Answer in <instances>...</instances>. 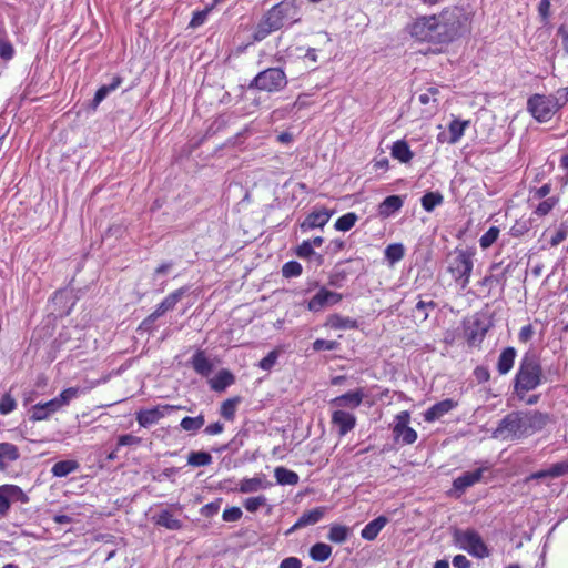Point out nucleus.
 <instances>
[{
	"mask_svg": "<svg viewBox=\"0 0 568 568\" xmlns=\"http://www.w3.org/2000/svg\"><path fill=\"white\" fill-rule=\"evenodd\" d=\"M467 20L457 8L445 9L439 14L418 17L408 31L418 41L446 43L467 31Z\"/></svg>",
	"mask_w": 568,
	"mask_h": 568,
	"instance_id": "obj_1",
	"label": "nucleus"
},
{
	"mask_svg": "<svg viewBox=\"0 0 568 568\" xmlns=\"http://www.w3.org/2000/svg\"><path fill=\"white\" fill-rule=\"evenodd\" d=\"M548 422V415L538 410H521L507 414L493 432V437L504 442H514L541 430Z\"/></svg>",
	"mask_w": 568,
	"mask_h": 568,
	"instance_id": "obj_2",
	"label": "nucleus"
},
{
	"mask_svg": "<svg viewBox=\"0 0 568 568\" xmlns=\"http://www.w3.org/2000/svg\"><path fill=\"white\" fill-rule=\"evenodd\" d=\"M542 382V368L539 361L531 355H526L515 376V392L524 394L536 389Z\"/></svg>",
	"mask_w": 568,
	"mask_h": 568,
	"instance_id": "obj_3",
	"label": "nucleus"
},
{
	"mask_svg": "<svg viewBox=\"0 0 568 568\" xmlns=\"http://www.w3.org/2000/svg\"><path fill=\"white\" fill-rule=\"evenodd\" d=\"M82 393L83 390L80 387H69L63 389L57 397L33 405L30 409V420L42 422L49 419L53 414L69 406Z\"/></svg>",
	"mask_w": 568,
	"mask_h": 568,
	"instance_id": "obj_4",
	"label": "nucleus"
},
{
	"mask_svg": "<svg viewBox=\"0 0 568 568\" xmlns=\"http://www.w3.org/2000/svg\"><path fill=\"white\" fill-rule=\"evenodd\" d=\"M474 255L475 253L471 250L457 251L456 256L448 266L449 273L463 290L468 286L470 281L474 267Z\"/></svg>",
	"mask_w": 568,
	"mask_h": 568,
	"instance_id": "obj_5",
	"label": "nucleus"
},
{
	"mask_svg": "<svg viewBox=\"0 0 568 568\" xmlns=\"http://www.w3.org/2000/svg\"><path fill=\"white\" fill-rule=\"evenodd\" d=\"M287 85V78L281 68H268L261 71L251 81L250 88L274 93L283 90Z\"/></svg>",
	"mask_w": 568,
	"mask_h": 568,
	"instance_id": "obj_6",
	"label": "nucleus"
},
{
	"mask_svg": "<svg viewBox=\"0 0 568 568\" xmlns=\"http://www.w3.org/2000/svg\"><path fill=\"white\" fill-rule=\"evenodd\" d=\"M454 539L459 549L467 551L473 557L483 559L489 556V550L483 538L473 529L457 530L454 534Z\"/></svg>",
	"mask_w": 568,
	"mask_h": 568,
	"instance_id": "obj_7",
	"label": "nucleus"
},
{
	"mask_svg": "<svg viewBox=\"0 0 568 568\" xmlns=\"http://www.w3.org/2000/svg\"><path fill=\"white\" fill-rule=\"evenodd\" d=\"M267 12L278 30L301 20V9L296 0H283L273 6Z\"/></svg>",
	"mask_w": 568,
	"mask_h": 568,
	"instance_id": "obj_8",
	"label": "nucleus"
},
{
	"mask_svg": "<svg viewBox=\"0 0 568 568\" xmlns=\"http://www.w3.org/2000/svg\"><path fill=\"white\" fill-rule=\"evenodd\" d=\"M527 111L531 116L540 122H548L556 114L558 109L552 95L532 94L527 101Z\"/></svg>",
	"mask_w": 568,
	"mask_h": 568,
	"instance_id": "obj_9",
	"label": "nucleus"
},
{
	"mask_svg": "<svg viewBox=\"0 0 568 568\" xmlns=\"http://www.w3.org/2000/svg\"><path fill=\"white\" fill-rule=\"evenodd\" d=\"M410 414L407 410L398 413L392 424L393 437L396 443L412 445L417 440V432L409 426Z\"/></svg>",
	"mask_w": 568,
	"mask_h": 568,
	"instance_id": "obj_10",
	"label": "nucleus"
},
{
	"mask_svg": "<svg viewBox=\"0 0 568 568\" xmlns=\"http://www.w3.org/2000/svg\"><path fill=\"white\" fill-rule=\"evenodd\" d=\"M29 503V496L17 485L4 484L0 486V518L8 515L11 504Z\"/></svg>",
	"mask_w": 568,
	"mask_h": 568,
	"instance_id": "obj_11",
	"label": "nucleus"
},
{
	"mask_svg": "<svg viewBox=\"0 0 568 568\" xmlns=\"http://www.w3.org/2000/svg\"><path fill=\"white\" fill-rule=\"evenodd\" d=\"M343 295L337 292L329 291L321 287L318 292L308 301L307 308L311 312H321L326 306H332L339 303Z\"/></svg>",
	"mask_w": 568,
	"mask_h": 568,
	"instance_id": "obj_12",
	"label": "nucleus"
},
{
	"mask_svg": "<svg viewBox=\"0 0 568 568\" xmlns=\"http://www.w3.org/2000/svg\"><path fill=\"white\" fill-rule=\"evenodd\" d=\"M180 406L160 405L149 409H142L136 413V420L140 426L149 427L156 424L160 419L165 417L170 412L179 409Z\"/></svg>",
	"mask_w": 568,
	"mask_h": 568,
	"instance_id": "obj_13",
	"label": "nucleus"
},
{
	"mask_svg": "<svg viewBox=\"0 0 568 568\" xmlns=\"http://www.w3.org/2000/svg\"><path fill=\"white\" fill-rule=\"evenodd\" d=\"M365 396V390L357 388L331 399L329 405L335 409H355L361 406Z\"/></svg>",
	"mask_w": 568,
	"mask_h": 568,
	"instance_id": "obj_14",
	"label": "nucleus"
},
{
	"mask_svg": "<svg viewBox=\"0 0 568 568\" xmlns=\"http://www.w3.org/2000/svg\"><path fill=\"white\" fill-rule=\"evenodd\" d=\"M470 125L469 120L454 118L448 124L447 132H440L437 135L439 143L456 144L464 135L466 129Z\"/></svg>",
	"mask_w": 568,
	"mask_h": 568,
	"instance_id": "obj_15",
	"label": "nucleus"
},
{
	"mask_svg": "<svg viewBox=\"0 0 568 568\" xmlns=\"http://www.w3.org/2000/svg\"><path fill=\"white\" fill-rule=\"evenodd\" d=\"M187 288L181 287L170 293L158 306L148 316L145 322H154L159 317L163 316L166 312L172 311L176 304L182 300V297L186 294Z\"/></svg>",
	"mask_w": 568,
	"mask_h": 568,
	"instance_id": "obj_16",
	"label": "nucleus"
},
{
	"mask_svg": "<svg viewBox=\"0 0 568 568\" xmlns=\"http://www.w3.org/2000/svg\"><path fill=\"white\" fill-rule=\"evenodd\" d=\"M273 486L265 475L257 474L251 478H242L239 481L237 491L241 494H253L260 490H266Z\"/></svg>",
	"mask_w": 568,
	"mask_h": 568,
	"instance_id": "obj_17",
	"label": "nucleus"
},
{
	"mask_svg": "<svg viewBox=\"0 0 568 568\" xmlns=\"http://www.w3.org/2000/svg\"><path fill=\"white\" fill-rule=\"evenodd\" d=\"M332 423L338 428L339 436H345L356 425V417L353 413L334 409L332 413Z\"/></svg>",
	"mask_w": 568,
	"mask_h": 568,
	"instance_id": "obj_18",
	"label": "nucleus"
},
{
	"mask_svg": "<svg viewBox=\"0 0 568 568\" xmlns=\"http://www.w3.org/2000/svg\"><path fill=\"white\" fill-rule=\"evenodd\" d=\"M332 216V212L326 209L315 210L311 212L303 223L301 227L303 231H310L316 227H324Z\"/></svg>",
	"mask_w": 568,
	"mask_h": 568,
	"instance_id": "obj_19",
	"label": "nucleus"
},
{
	"mask_svg": "<svg viewBox=\"0 0 568 568\" xmlns=\"http://www.w3.org/2000/svg\"><path fill=\"white\" fill-rule=\"evenodd\" d=\"M456 407V402L453 399H444L434 404L424 413V419L427 423H433L438 420L440 417L449 413L452 409Z\"/></svg>",
	"mask_w": 568,
	"mask_h": 568,
	"instance_id": "obj_20",
	"label": "nucleus"
},
{
	"mask_svg": "<svg viewBox=\"0 0 568 568\" xmlns=\"http://www.w3.org/2000/svg\"><path fill=\"white\" fill-rule=\"evenodd\" d=\"M484 469L478 468L474 471H466L454 479L453 486L454 489L464 493L468 487L474 486L478 483L483 477Z\"/></svg>",
	"mask_w": 568,
	"mask_h": 568,
	"instance_id": "obj_21",
	"label": "nucleus"
},
{
	"mask_svg": "<svg viewBox=\"0 0 568 568\" xmlns=\"http://www.w3.org/2000/svg\"><path fill=\"white\" fill-rule=\"evenodd\" d=\"M324 516V508L317 507L302 514L297 521L286 531V535L292 534L298 528L317 524Z\"/></svg>",
	"mask_w": 568,
	"mask_h": 568,
	"instance_id": "obj_22",
	"label": "nucleus"
},
{
	"mask_svg": "<svg viewBox=\"0 0 568 568\" xmlns=\"http://www.w3.org/2000/svg\"><path fill=\"white\" fill-rule=\"evenodd\" d=\"M152 519L155 525L169 530H180L183 526L182 521L170 509H162Z\"/></svg>",
	"mask_w": 568,
	"mask_h": 568,
	"instance_id": "obj_23",
	"label": "nucleus"
},
{
	"mask_svg": "<svg viewBox=\"0 0 568 568\" xmlns=\"http://www.w3.org/2000/svg\"><path fill=\"white\" fill-rule=\"evenodd\" d=\"M277 30L278 28H276L275 22L273 21L268 12H266L253 31V41L260 42L264 40L266 37H268L272 32Z\"/></svg>",
	"mask_w": 568,
	"mask_h": 568,
	"instance_id": "obj_24",
	"label": "nucleus"
},
{
	"mask_svg": "<svg viewBox=\"0 0 568 568\" xmlns=\"http://www.w3.org/2000/svg\"><path fill=\"white\" fill-rule=\"evenodd\" d=\"M235 382L234 375L227 369H221L209 381L210 387L215 392H224Z\"/></svg>",
	"mask_w": 568,
	"mask_h": 568,
	"instance_id": "obj_25",
	"label": "nucleus"
},
{
	"mask_svg": "<svg viewBox=\"0 0 568 568\" xmlns=\"http://www.w3.org/2000/svg\"><path fill=\"white\" fill-rule=\"evenodd\" d=\"M388 519L385 516H379L369 521L361 531V537L365 540L372 541L376 539L381 530L386 526Z\"/></svg>",
	"mask_w": 568,
	"mask_h": 568,
	"instance_id": "obj_26",
	"label": "nucleus"
},
{
	"mask_svg": "<svg viewBox=\"0 0 568 568\" xmlns=\"http://www.w3.org/2000/svg\"><path fill=\"white\" fill-rule=\"evenodd\" d=\"M404 202L398 195H389L387 196L379 205H378V215L386 219L399 211L403 206Z\"/></svg>",
	"mask_w": 568,
	"mask_h": 568,
	"instance_id": "obj_27",
	"label": "nucleus"
},
{
	"mask_svg": "<svg viewBox=\"0 0 568 568\" xmlns=\"http://www.w3.org/2000/svg\"><path fill=\"white\" fill-rule=\"evenodd\" d=\"M390 154L400 163H408L414 156L409 145L404 140H398L393 143Z\"/></svg>",
	"mask_w": 568,
	"mask_h": 568,
	"instance_id": "obj_28",
	"label": "nucleus"
},
{
	"mask_svg": "<svg viewBox=\"0 0 568 568\" xmlns=\"http://www.w3.org/2000/svg\"><path fill=\"white\" fill-rule=\"evenodd\" d=\"M516 358V349L514 347H506L499 355L497 362V369L500 375L509 373L514 366Z\"/></svg>",
	"mask_w": 568,
	"mask_h": 568,
	"instance_id": "obj_29",
	"label": "nucleus"
},
{
	"mask_svg": "<svg viewBox=\"0 0 568 568\" xmlns=\"http://www.w3.org/2000/svg\"><path fill=\"white\" fill-rule=\"evenodd\" d=\"M191 363L194 371L202 376H209L212 372L213 364L202 351L196 352L192 356Z\"/></svg>",
	"mask_w": 568,
	"mask_h": 568,
	"instance_id": "obj_30",
	"label": "nucleus"
},
{
	"mask_svg": "<svg viewBox=\"0 0 568 568\" xmlns=\"http://www.w3.org/2000/svg\"><path fill=\"white\" fill-rule=\"evenodd\" d=\"M173 265V262H164L154 270L152 280L154 282L156 292H163L165 290L166 281L161 278L166 276L172 271Z\"/></svg>",
	"mask_w": 568,
	"mask_h": 568,
	"instance_id": "obj_31",
	"label": "nucleus"
},
{
	"mask_svg": "<svg viewBox=\"0 0 568 568\" xmlns=\"http://www.w3.org/2000/svg\"><path fill=\"white\" fill-rule=\"evenodd\" d=\"M79 468V463L77 460H73V459H65V460H60L58 463H55L52 468H51V473L54 477H65L68 475H70L71 473L78 470Z\"/></svg>",
	"mask_w": 568,
	"mask_h": 568,
	"instance_id": "obj_32",
	"label": "nucleus"
},
{
	"mask_svg": "<svg viewBox=\"0 0 568 568\" xmlns=\"http://www.w3.org/2000/svg\"><path fill=\"white\" fill-rule=\"evenodd\" d=\"M274 476H275L276 483L278 485L294 486L300 480V477L295 471L290 470L282 466L275 468Z\"/></svg>",
	"mask_w": 568,
	"mask_h": 568,
	"instance_id": "obj_33",
	"label": "nucleus"
},
{
	"mask_svg": "<svg viewBox=\"0 0 568 568\" xmlns=\"http://www.w3.org/2000/svg\"><path fill=\"white\" fill-rule=\"evenodd\" d=\"M20 457L19 449L11 443H0V467L7 463L16 462Z\"/></svg>",
	"mask_w": 568,
	"mask_h": 568,
	"instance_id": "obj_34",
	"label": "nucleus"
},
{
	"mask_svg": "<svg viewBox=\"0 0 568 568\" xmlns=\"http://www.w3.org/2000/svg\"><path fill=\"white\" fill-rule=\"evenodd\" d=\"M326 325L334 329H348L356 328L357 322L349 317H344L339 314H332L328 316Z\"/></svg>",
	"mask_w": 568,
	"mask_h": 568,
	"instance_id": "obj_35",
	"label": "nucleus"
},
{
	"mask_svg": "<svg viewBox=\"0 0 568 568\" xmlns=\"http://www.w3.org/2000/svg\"><path fill=\"white\" fill-rule=\"evenodd\" d=\"M332 555V547L324 542H317L310 549V556L314 561L324 562Z\"/></svg>",
	"mask_w": 568,
	"mask_h": 568,
	"instance_id": "obj_36",
	"label": "nucleus"
},
{
	"mask_svg": "<svg viewBox=\"0 0 568 568\" xmlns=\"http://www.w3.org/2000/svg\"><path fill=\"white\" fill-rule=\"evenodd\" d=\"M385 258L390 265L398 263L405 255V247L400 243H393L385 248Z\"/></svg>",
	"mask_w": 568,
	"mask_h": 568,
	"instance_id": "obj_37",
	"label": "nucleus"
},
{
	"mask_svg": "<svg viewBox=\"0 0 568 568\" xmlns=\"http://www.w3.org/2000/svg\"><path fill=\"white\" fill-rule=\"evenodd\" d=\"M436 308V303L434 301H418L413 310V314L416 318L424 322L428 318L429 312Z\"/></svg>",
	"mask_w": 568,
	"mask_h": 568,
	"instance_id": "obj_38",
	"label": "nucleus"
},
{
	"mask_svg": "<svg viewBox=\"0 0 568 568\" xmlns=\"http://www.w3.org/2000/svg\"><path fill=\"white\" fill-rule=\"evenodd\" d=\"M349 528L343 525H333L328 531V539L335 544H343L349 536Z\"/></svg>",
	"mask_w": 568,
	"mask_h": 568,
	"instance_id": "obj_39",
	"label": "nucleus"
},
{
	"mask_svg": "<svg viewBox=\"0 0 568 568\" xmlns=\"http://www.w3.org/2000/svg\"><path fill=\"white\" fill-rule=\"evenodd\" d=\"M486 334V328L481 327L479 323H474L466 328V338L470 345L479 344Z\"/></svg>",
	"mask_w": 568,
	"mask_h": 568,
	"instance_id": "obj_40",
	"label": "nucleus"
},
{
	"mask_svg": "<svg viewBox=\"0 0 568 568\" xmlns=\"http://www.w3.org/2000/svg\"><path fill=\"white\" fill-rule=\"evenodd\" d=\"M444 201L439 192H427L422 197V206L426 212H432L436 206L440 205Z\"/></svg>",
	"mask_w": 568,
	"mask_h": 568,
	"instance_id": "obj_41",
	"label": "nucleus"
},
{
	"mask_svg": "<svg viewBox=\"0 0 568 568\" xmlns=\"http://www.w3.org/2000/svg\"><path fill=\"white\" fill-rule=\"evenodd\" d=\"M212 463V456L207 452H191L187 457V464L193 467L207 466Z\"/></svg>",
	"mask_w": 568,
	"mask_h": 568,
	"instance_id": "obj_42",
	"label": "nucleus"
},
{
	"mask_svg": "<svg viewBox=\"0 0 568 568\" xmlns=\"http://www.w3.org/2000/svg\"><path fill=\"white\" fill-rule=\"evenodd\" d=\"M357 220H358V216L354 212H348V213L339 216L336 220L334 226L337 231L347 232L355 225Z\"/></svg>",
	"mask_w": 568,
	"mask_h": 568,
	"instance_id": "obj_43",
	"label": "nucleus"
},
{
	"mask_svg": "<svg viewBox=\"0 0 568 568\" xmlns=\"http://www.w3.org/2000/svg\"><path fill=\"white\" fill-rule=\"evenodd\" d=\"M205 419L203 415H199L196 417L187 416L181 420L180 426L185 432L195 433L203 427Z\"/></svg>",
	"mask_w": 568,
	"mask_h": 568,
	"instance_id": "obj_44",
	"label": "nucleus"
},
{
	"mask_svg": "<svg viewBox=\"0 0 568 568\" xmlns=\"http://www.w3.org/2000/svg\"><path fill=\"white\" fill-rule=\"evenodd\" d=\"M240 402H241L240 397H232V398L224 400L221 405V410H220L221 415L227 420H233L237 405L240 404Z\"/></svg>",
	"mask_w": 568,
	"mask_h": 568,
	"instance_id": "obj_45",
	"label": "nucleus"
},
{
	"mask_svg": "<svg viewBox=\"0 0 568 568\" xmlns=\"http://www.w3.org/2000/svg\"><path fill=\"white\" fill-rule=\"evenodd\" d=\"M121 81L119 78L114 79L112 83L100 87L93 98V105L98 106L112 91H114Z\"/></svg>",
	"mask_w": 568,
	"mask_h": 568,
	"instance_id": "obj_46",
	"label": "nucleus"
},
{
	"mask_svg": "<svg viewBox=\"0 0 568 568\" xmlns=\"http://www.w3.org/2000/svg\"><path fill=\"white\" fill-rule=\"evenodd\" d=\"M500 230L497 226H490L479 239V245L483 250L490 247L498 239Z\"/></svg>",
	"mask_w": 568,
	"mask_h": 568,
	"instance_id": "obj_47",
	"label": "nucleus"
},
{
	"mask_svg": "<svg viewBox=\"0 0 568 568\" xmlns=\"http://www.w3.org/2000/svg\"><path fill=\"white\" fill-rule=\"evenodd\" d=\"M266 505L267 498L264 495L248 497L243 501V506L248 513H255Z\"/></svg>",
	"mask_w": 568,
	"mask_h": 568,
	"instance_id": "obj_48",
	"label": "nucleus"
},
{
	"mask_svg": "<svg viewBox=\"0 0 568 568\" xmlns=\"http://www.w3.org/2000/svg\"><path fill=\"white\" fill-rule=\"evenodd\" d=\"M16 408H17L16 399L9 393H6L0 399V414L9 415Z\"/></svg>",
	"mask_w": 568,
	"mask_h": 568,
	"instance_id": "obj_49",
	"label": "nucleus"
},
{
	"mask_svg": "<svg viewBox=\"0 0 568 568\" xmlns=\"http://www.w3.org/2000/svg\"><path fill=\"white\" fill-rule=\"evenodd\" d=\"M302 265L296 261H290L283 265L282 273L285 277H296L302 274Z\"/></svg>",
	"mask_w": 568,
	"mask_h": 568,
	"instance_id": "obj_50",
	"label": "nucleus"
},
{
	"mask_svg": "<svg viewBox=\"0 0 568 568\" xmlns=\"http://www.w3.org/2000/svg\"><path fill=\"white\" fill-rule=\"evenodd\" d=\"M558 200L555 197H548L544 200L535 210V214L538 216L547 215L557 204Z\"/></svg>",
	"mask_w": 568,
	"mask_h": 568,
	"instance_id": "obj_51",
	"label": "nucleus"
},
{
	"mask_svg": "<svg viewBox=\"0 0 568 568\" xmlns=\"http://www.w3.org/2000/svg\"><path fill=\"white\" fill-rule=\"evenodd\" d=\"M339 347V343L336 341H327L318 338L313 343V349L316 352L321 351H335Z\"/></svg>",
	"mask_w": 568,
	"mask_h": 568,
	"instance_id": "obj_52",
	"label": "nucleus"
},
{
	"mask_svg": "<svg viewBox=\"0 0 568 568\" xmlns=\"http://www.w3.org/2000/svg\"><path fill=\"white\" fill-rule=\"evenodd\" d=\"M243 515V511L240 507H229L226 509H224L223 514H222V518L224 521H227V523H234V521H237L241 519Z\"/></svg>",
	"mask_w": 568,
	"mask_h": 568,
	"instance_id": "obj_53",
	"label": "nucleus"
},
{
	"mask_svg": "<svg viewBox=\"0 0 568 568\" xmlns=\"http://www.w3.org/2000/svg\"><path fill=\"white\" fill-rule=\"evenodd\" d=\"M278 358V352L272 351L264 358H262L258 363V367L263 371H270L275 365Z\"/></svg>",
	"mask_w": 568,
	"mask_h": 568,
	"instance_id": "obj_54",
	"label": "nucleus"
},
{
	"mask_svg": "<svg viewBox=\"0 0 568 568\" xmlns=\"http://www.w3.org/2000/svg\"><path fill=\"white\" fill-rule=\"evenodd\" d=\"M439 93L438 88L429 87L426 92L420 93L418 100L422 104H428L429 102H437V94Z\"/></svg>",
	"mask_w": 568,
	"mask_h": 568,
	"instance_id": "obj_55",
	"label": "nucleus"
},
{
	"mask_svg": "<svg viewBox=\"0 0 568 568\" xmlns=\"http://www.w3.org/2000/svg\"><path fill=\"white\" fill-rule=\"evenodd\" d=\"M551 478H558L568 475V460L559 462L550 466Z\"/></svg>",
	"mask_w": 568,
	"mask_h": 568,
	"instance_id": "obj_56",
	"label": "nucleus"
},
{
	"mask_svg": "<svg viewBox=\"0 0 568 568\" xmlns=\"http://www.w3.org/2000/svg\"><path fill=\"white\" fill-rule=\"evenodd\" d=\"M552 99L556 102V108L558 110L564 106L568 102V87L557 90L556 94L552 95Z\"/></svg>",
	"mask_w": 568,
	"mask_h": 568,
	"instance_id": "obj_57",
	"label": "nucleus"
},
{
	"mask_svg": "<svg viewBox=\"0 0 568 568\" xmlns=\"http://www.w3.org/2000/svg\"><path fill=\"white\" fill-rule=\"evenodd\" d=\"M141 443V438L133 436L131 434L121 435L118 438V446H132V445H139Z\"/></svg>",
	"mask_w": 568,
	"mask_h": 568,
	"instance_id": "obj_58",
	"label": "nucleus"
},
{
	"mask_svg": "<svg viewBox=\"0 0 568 568\" xmlns=\"http://www.w3.org/2000/svg\"><path fill=\"white\" fill-rule=\"evenodd\" d=\"M207 14H209V9L195 12L192 17L190 26L192 28H197V27L202 26L206 21Z\"/></svg>",
	"mask_w": 568,
	"mask_h": 568,
	"instance_id": "obj_59",
	"label": "nucleus"
},
{
	"mask_svg": "<svg viewBox=\"0 0 568 568\" xmlns=\"http://www.w3.org/2000/svg\"><path fill=\"white\" fill-rule=\"evenodd\" d=\"M14 54V50H13V47L11 45L10 42L8 41H0V58L4 59V60H10L12 59Z\"/></svg>",
	"mask_w": 568,
	"mask_h": 568,
	"instance_id": "obj_60",
	"label": "nucleus"
},
{
	"mask_svg": "<svg viewBox=\"0 0 568 568\" xmlns=\"http://www.w3.org/2000/svg\"><path fill=\"white\" fill-rule=\"evenodd\" d=\"M534 333H535L534 327L530 324L523 326L518 334L519 342H521V343L529 342L531 339Z\"/></svg>",
	"mask_w": 568,
	"mask_h": 568,
	"instance_id": "obj_61",
	"label": "nucleus"
},
{
	"mask_svg": "<svg viewBox=\"0 0 568 568\" xmlns=\"http://www.w3.org/2000/svg\"><path fill=\"white\" fill-rule=\"evenodd\" d=\"M314 253V250L312 247L311 241H304L298 247H297V255L300 257L306 258L310 257Z\"/></svg>",
	"mask_w": 568,
	"mask_h": 568,
	"instance_id": "obj_62",
	"label": "nucleus"
},
{
	"mask_svg": "<svg viewBox=\"0 0 568 568\" xmlns=\"http://www.w3.org/2000/svg\"><path fill=\"white\" fill-rule=\"evenodd\" d=\"M280 568H302V562L296 557H288L281 561Z\"/></svg>",
	"mask_w": 568,
	"mask_h": 568,
	"instance_id": "obj_63",
	"label": "nucleus"
},
{
	"mask_svg": "<svg viewBox=\"0 0 568 568\" xmlns=\"http://www.w3.org/2000/svg\"><path fill=\"white\" fill-rule=\"evenodd\" d=\"M453 566L455 568H470V561L464 555H456L453 558Z\"/></svg>",
	"mask_w": 568,
	"mask_h": 568,
	"instance_id": "obj_64",
	"label": "nucleus"
}]
</instances>
